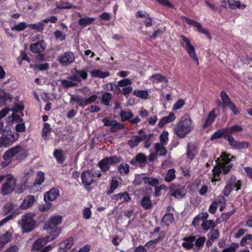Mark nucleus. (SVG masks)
Wrapping results in <instances>:
<instances>
[{
  "mask_svg": "<svg viewBox=\"0 0 252 252\" xmlns=\"http://www.w3.org/2000/svg\"><path fill=\"white\" fill-rule=\"evenodd\" d=\"M236 157L231 156L226 152H222L219 158L216 160L217 164L212 169L214 176L220 177L221 173L226 175L229 173L233 166L231 162L232 159H235Z\"/></svg>",
  "mask_w": 252,
  "mask_h": 252,
  "instance_id": "nucleus-1",
  "label": "nucleus"
},
{
  "mask_svg": "<svg viewBox=\"0 0 252 252\" xmlns=\"http://www.w3.org/2000/svg\"><path fill=\"white\" fill-rule=\"evenodd\" d=\"M223 138L226 140L229 145L234 150H240L247 149L250 146L249 142L247 141H237L232 136L227 134L225 128H222L216 131L210 137L211 140H214Z\"/></svg>",
  "mask_w": 252,
  "mask_h": 252,
  "instance_id": "nucleus-2",
  "label": "nucleus"
},
{
  "mask_svg": "<svg viewBox=\"0 0 252 252\" xmlns=\"http://www.w3.org/2000/svg\"><path fill=\"white\" fill-rule=\"evenodd\" d=\"M192 122L189 115L185 114L182 117L178 124L175 126V133L181 138H184L193 129Z\"/></svg>",
  "mask_w": 252,
  "mask_h": 252,
  "instance_id": "nucleus-3",
  "label": "nucleus"
},
{
  "mask_svg": "<svg viewBox=\"0 0 252 252\" xmlns=\"http://www.w3.org/2000/svg\"><path fill=\"white\" fill-rule=\"evenodd\" d=\"M62 221V216L58 215L51 217L45 223L43 227V229L49 232L51 240H55L61 233V228L58 226Z\"/></svg>",
  "mask_w": 252,
  "mask_h": 252,
  "instance_id": "nucleus-4",
  "label": "nucleus"
},
{
  "mask_svg": "<svg viewBox=\"0 0 252 252\" xmlns=\"http://www.w3.org/2000/svg\"><path fill=\"white\" fill-rule=\"evenodd\" d=\"M28 149L25 148L23 149L20 145H18L6 151L4 153L2 158L5 160H8L11 158L16 156V160H22L28 156Z\"/></svg>",
  "mask_w": 252,
  "mask_h": 252,
  "instance_id": "nucleus-5",
  "label": "nucleus"
},
{
  "mask_svg": "<svg viewBox=\"0 0 252 252\" xmlns=\"http://www.w3.org/2000/svg\"><path fill=\"white\" fill-rule=\"evenodd\" d=\"M35 217L33 213H27L22 216V229L23 232H30L34 229L36 224L34 220Z\"/></svg>",
  "mask_w": 252,
  "mask_h": 252,
  "instance_id": "nucleus-6",
  "label": "nucleus"
},
{
  "mask_svg": "<svg viewBox=\"0 0 252 252\" xmlns=\"http://www.w3.org/2000/svg\"><path fill=\"white\" fill-rule=\"evenodd\" d=\"M5 176V181L2 184L0 193L3 195H7L11 193L14 190L16 184V179L11 174Z\"/></svg>",
  "mask_w": 252,
  "mask_h": 252,
  "instance_id": "nucleus-7",
  "label": "nucleus"
},
{
  "mask_svg": "<svg viewBox=\"0 0 252 252\" xmlns=\"http://www.w3.org/2000/svg\"><path fill=\"white\" fill-rule=\"evenodd\" d=\"M180 37L182 40L186 44V46L185 47L183 45H182V46L185 49L190 58L194 61L197 65H199V60L195 53V48L191 44L190 39L184 35H181Z\"/></svg>",
  "mask_w": 252,
  "mask_h": 252,
  "instance_id": "nucleus-8",
  "label": "nucleus"
},
{
  "mask_svg": "<svg viewBox=\"0 0 252 252\" xmlns=\"http://www.w3.org/2000/svg\"><path fill=\"white\" fill-rule=\"evenodd\" d=\"M72 75L69 76L68 79L72 81L81 82V80H85L88 78V73L86 70H78L76 67L71 70Z\"/></svg>",
  "mask_w": 252,
  "mask_h": 252,
  "instance_id": "nucleus-9",
  "label": "nucleus"
},
{
  "mask_svg": "<svg viewBox=\"0 0 252 252\" xmlns=\"http://www.w3.org/2000/svg\"><path fill=\"white\" fill-rule=\"evenodd\" d=\"M3 135L0 138L4 144V147H8L11 145L16 140H17L19 136V134L17 132H12L10 131L9 133H2Z\"/></svg>",
  "mask_w": 252,
  "mask_h": 252,
  "instance_id": "nucleus-10",
  "label": "nucleus"
},
{
  "mask_svg": "<svg viewBox=\"0 0 252 252\" xmlns=\"http://www.w3.org/2000/svg\"><path fill=\"white\" fill-rule=\"evenodd\" d=\"M94 175L91 170H86L82 172L81 178L82 184L85 186H90L94 182Z\"/></svg>",
  "mask_w": 252,
  "mask_h": 252,
  "instance_id": "nucleus-11",
  "label": "nucleus"
},
{
  "mask_svg": "<svg viewBox=\"0 0 252 252\" xmlns=\"http://www.w3.org/2000/svg\"><path fill=\"white\" fill-rule=\"evenodd\" d=\"M75 60L74 54L71 52H65L59 58L60 63L64 66H67L73 63Z\"/></svg>",
  "mask_w": 252,
  "mask_h": 252,
  "instance_id": "nucleus-12",
  "label": "nucleus"
},
{
  "mask_svg": "<svg viewBox=\"0 0 252 252\" xmlns=\"http://www.w3.org/2000/svg\"><path fill=\"white\" fill-rule=\"evenodd\" d=\"M50 236H47L42 238H38L33 244L32 249L34 251H38L41 249L47 243L52 241Z\"/></svg>",
  "mask_w": 252,
  "mask_h": 252,
  "instance_id": "nucleus-13",
  "label": "nucleus"
},
{
  "mask_svg": "<svg viewBox=\"0 0 252 252\" xmlns=\"http://www.w3.org/2000/svg\"><path fill=\"white\" fill-rule=\"evenodd\" d=\"M60 195L58 189L54 188L46 192L44 195V200L46 202L53 201L56 199Z\"/></svg>",
  "mask_w": 252,
  "mask_h": 252,
  "instance_id": "nucleus-14",
  "label": "nucleus"
},
{
  "mask_svg": "<svg viewBox=\"0 0 252 252\" xmlns=\"http://www.w3.org/2000/svg\"><path fill=\"white\" fill-rule=\"evenodd\" d=\"M197 146L194 143H189L187 147V157L189 160H193L198 153Z\"/></svg>",
  "mask_w": 252,
  "mask_h": 252,
  "instance_id": "nucleus-15",
  "label": "nucleus"
},
{
  "mask_svg": "<svg viewBox=\"0 0 252 252\" xmlns=\"http://www.w3.org/2000/svg\"><path fill=\"white\" fill-rule=\"evenodd\" d=\"M219 110L218 109H213L209 113L205 122L202 125L203 129H206L212 125L217 116L216 113Z\"/></svg>",
  "mask_w": 252,
  "mask_h": 252,
  "instance_id": "nucleus-16",
  "label": "nucleus"
},
{
  "mask_svg": "<svg viewBox=\"0 0 252 252\" xmlns=\"http://www.w3.org/2000/svg\"><path fill=\"white\" fill-rule=\"evenodd\" d=\"M136 18H145L144 25L146 27H150L153 25V20L150 14L145 11L138 10L135 14Z\"/></svg>",
  "mask_w": 252,
  "mask_h": 252,
  "instance_id": "nucleus-17",
  "label": "nucleus"
},
{
  "mask_svg": "<svg viewBox=\"0 0 252 252\" xmlns=\"http://www.w3.org/2000/svg\"><path fill=\"white\" fill-rule=\"evenodd\" d=\"M74 244V239L72 237L64 240L60 244L59 252H66L70 249Z\"/></svg>",
  "mask_w": 252,
  "mask_h": 252,
  "instance_id": "nucleus-18",
  "label": "nucleus"
},
{
  "mask_svg": "<svg viewBox=\"0 0 252 252\" xmlns=\"http://www.w3.org/2000/svg\"><path fill=\"white\" fill-rule=\"evenodd\" d=\"M183 240L184 242L182 244V247L186 250H191L194 246L193 242L195 240V236L185 237L183 238Z\"/></svg>",
  "mask_w": 252,
  "mask_h": 252,
  "instance_id": "nucleus-19",
  "label": "nucleus"
},
{
  "mask_svg": "<svg viewBox=\"0 0 252 252\" xmlns=\"http://www.w3.org/2000/svg\"><path fill=\"white\" fill-rule=\"evenodd\" d=\"M147 138V135H134L131 139L128 140L127 144L131 148L135 147L138 146L140 142L145 140Z\"/></svg>",
  "mask_w": 252,
  "mask_h": 252,
  "instance_id": "nucleus-20",
  "label": "nucleus"
},
{
  "mask_svg": "<svg viewBox=\"0 0 252 252\" xmlns=\"http://www.w3.org/2000/svg\"><path fill=\"white\" fill-rule=\"evenodd\" d=\"M44 41H38L37 42L33 44H31L30 46V50L33 53H40L43 52L45 47L43 45Z\"/></svg>",
  "mask_w": 252,
  "mask_h": 252,
  "instance_id": "nucleus-21",
  "label": "nucleus"
},
{
  "mask_svg": "<svg viewBox=\"0 0 252 252\" xmlns=\"http://www.w3.org/2000/svg\"><path fill=\"white\" fill-rule=\"evenodd\" d=\"M35 201V197L33 195H29L27 196L21 205V208L23 209H28L31 208Z\"/></svg>",
  "mask_w": 252,
  "mask_h": 252,
  "instance_id": "nucleus-22",
  "label": "nucleus"
},
{
  "mask_svg": "<svg viewBox=\"0 0 252 252\" xmlns=\"http://www.w3.org/2000/svg\"><path fill=\"white\" fill-rule=\"evenodd\" d=\"M150 80L152 81L153 83H167L168 82V80L167 77L160 73L153 74L150 77Z\"/></svg>",
  "mask_w": 252,
  "mask_h": 252,
  "instance_id": "nucleus-23",
  "label": "nucleus"
},
{
  "mask_svg": "<svg viewBox=\"0 0 252 252\" xmlns=\"http://www.w3.org/2000/svg\"><path fill=\"white\" fill-rule=\"evenodd\" d=\"M141 206L145 210H149L152 208L153 204L151 196L149 195L144 196L140 202Z\"/></svg>",
  "mask_w": 252,
  "mask_h": 252,
  "instance_id": "nucleus-24",
  "label": "nucleus"
},
{
  "mask_svg": "<svg viewBox=\"0 0 252 252\" xmlns=\"http://www.w3.org/2000/svg\"><path fill=\"white\" fill-rule=\"evenodd\" d=\"M227 183L229 185L230 184L233 189L235 188L236 191L241 189L242 181L237 180L235 175H231Z\"/></svg>",
  "mask_w": 252,
  "mask_h": 252,
  "instance_id": "nucleus-25",
  "label": "nucleus"
},
{
  "mask_svg": "<svg viewBox=\"0 0 252 252\" xmlns=\"http://www.w3.org/2000/svg\"><path fill=\"white\" fill-rule=\"evenodd\" d=\"M228 8L231 9H244L246 7V5L244 3L241 4L239 0H228Z\"/></svg>",
  "mask_w": 252,
  "mask_h": 252,
  "instance_id": "nucleus-26",
  "label": "nucleus"
},
{
  "mask_svg": "<svg viewBox=\"0 0 252 252\" xmlns=\"http://www.w3.org/2000/svg\"><path fill=\"white\" fill-rule=\"evenodd\" d=\"M90 74L93 77L105 78L110 75L108 71H102L100 69H94L92 70Z\"/></svg>",
  "mask_w": 252,
  "mask_h": 252,
  "instance_id": "nucleus-27",
  "label": "nucleus"
},
{
  "mask_svg": "<svg viewBox=\"0 0 252 252\" xmlns=\"http://www.w3.org/2000/svg\"><path fill=\"white\" fill-rule=\"evenodd\" d=\"M209 214L207 212L205 213H201L199 214L198 215L196 216L192 221V225L196 227L199 225V221L200 220H202V222H203V220L205 219H207L208 218Z\"/></svg>",
  "mask_w": 252,
  "mask_h": 252,
  "instance_id": "nucleus-28",
  "label": "nucleus"
},
{
  "mask_svg": "<svg viewBox=\"0 0 252 252\" xmlns=\"http://www.w3.org/2000/svg\"><path fill=\"white\" fill-rule=\"evenodd\" d=\"M97 165L102 172H106L110 169V163L108 160V158H105L100 160Z\"/></svg>",
  "mask_w": 252,
  "mask_h": 252,
  "instance_id": "nucleus-29",
  "label": "nucleus"
},
{
  "mask_svg": "<svg viewBox=\"0 0 252 252\" xmlns=\"http://www.w3.org/2000/svg\"><path fill=\"white\" fill-rule=\"evenodd\" d=\"M202 228L205 231H208L210 229H214L216 226V224L213 220H207V219L204 220L203 222L201 224Z\"/></svg>",
  "mask_w": 252,
  "mask_h": 252,
  "instance_id": "nucleus-30",
  "label": "nucleus"
},
{
  "mask_svg": "<svg viewBox=\"0 0 252 252\" xmlns=\"http://www.w3.org/2000/svg\"><path fill=\"white\" fill-rule=\"evenodd\" d=\"M53 155L58 163L63 164L64 162L65 158L63 151L60 149H55L54 151Z\"/></svg>",
  "mask_w": 252,
  "mask_h": 252,
  "instance_id": "nucleus-31",
  "label": "nucleus"
},
{
  "mask_svg": "<svg viewBox=\"0 0 252 252\" xmlns=\"http://www.w3.org/2000/svg\"><path fill=\"white\" fill-rule=\"evenodd\" d=\"M105 89L109 91L114 92L115 94H119L121 93V90L119 87L118 84L113 83H109L106 85Z\"/></svg>",
  "mask_w": 252,
  "mask_h": 252,
  "instance_id": "nucleus-32",
  "label": "nucleus"
},
{
  "mask_svg": "<svg viewBox=\"0 0 252 252\" xmlns=\"http://www.w3.org/2000/svg\"><path fill=\"white\" fill-rule=\"evenodd\" d=\"M121 121L123 122L128 121V122L130 119L132 118L134 116L133 113L130 111H124L122 110L119 114Z\"/></svg>",
  "mask_w": 252,
  "mask_h": 252,
  "instance_id": "nucleus-33",
  "label": "nucleus"
},
{
  "mask_svg": "<svg viewBox=\"0 0 252 252\" xmlns=\"http://www.w3.org/2000/svg\"><path fill=\"white\" fill-rule=\"evenodd\" d=\"M174 220V217L172 213H166L163 217L161 220V222L166 226H169Z\"/></svg>",
  "mask_w": 252,
  "mask_h": 252,
  "instance_id": "nucleus-34",
  "label": "nucleus"
},
{
  "mask_svg": "<svg viewBox=\"0 0 252 252\" xmlns=\"http://www.w3.org/2000/svg\"><path fill=\"white\" fill-rule=\"evenodd\" d=\"M164 145H162L161 143H157L155 146V149L156 153L159 156H163L167 153V150L164 146Z\"/></svg>",
  "mask_w": 252,
  "mask_h": 252,
  "instance_id": "nucleus-35",
  "label": "nucleus"
},
{
  "mask_svg": "<svg viewBox=\"0 0 252 252\" xmlns=\"http://www.w3.org/2000/svg\"><path fill=\"white\" fill-rule=\"evenodd\" d=\"M220 96L222 101V107L224 108L232 102L226 92L224 91H222L220 94Z\"/></svg>",
  "mask_w": 252,
  "mask_h": 252,
  "instance_id": "nucleus-36",
  "label": "nucleus"
},
{
  "mask_svg": "<svg viewBox=\"0 0 252 252\" xmlns=\"http://www.w3.org/2000/svg\"><path fill=\"white\" fill-rule=\"evenodd\" d=\"M94 20V18L87 17L80 18L78 20V23L80 26L83 27H86L92 24Z\"/></svg>",
  "mask_w": 252,
  "mask_h": 252,
  "instance_id": "nucleus-37",
  "label": "nucleus"
},
{
  "mask_svg": "<svg viewBox=\"0 0 252 252\" xmlns=\"http://www.w3.org/2000/svg\"><path fill=\"white\" fill-rule=\"evenodd\" d=\"M51 132L50 125L47 123H44L43 127L42 130V137L44 140L48 138V134Z\"/></svg>",
  "mask_w": 252,
  "mask_h": 252,
  "instance_id": "nucleus-38",
  "label": "nucleus"
},
{
  "mask_svg": "<svg viewBox=\"0 0 252 252\" xmlns=\"http://www.w3.org/2000/svg\"><path fill=\"white\" fill-rule=\"evenodd\" d=\"M182 18L189 25L193 26L197 28L198 32L202 28L201 24L196 21L189 19L188 17L183 16Z\"/></svg>",
  "mask_w": 252,
  "mask_h": 252,
  "instance_id": "nucleus-39",
  "label": "nucleus"
},
{
  "mask_svg": "<svg viewBox=\"0 0 252 252\" xmlns=\"http://www.w3.org/2000/svg\"><path fill=\"white\" fill-rule=\"evenodd\" d=\"M182 18L189 25L193 26L197 28L198 32L202 28L201 24L196 21L189 19L188 17L183 16Z\"/></svg>",
  "mask_w": 252,
  "mask_h": 252,
  "instance_id": "nucleus-40",
  "label": "nucleus"
},
{
  "mask_svg": "<svg viewBox=\"0 0 252 252\" xmlns=\"http://www.w3.org/2000/svg\"><path fill=\"white\" fill-rule=\"evenodd\" d=\"M227 133L228 135H231L235 132H241L243 130V127L240 125H233L230 127H225Z\"/></svg>",
  "mask_w": 252,
  "mask_h": 252,
  "instance_id": "nucleus-41",
  "label": "nucleus"
},
{
  "mask_svg": "<svg viewBox=\"0 0 252 252\" xmlns=\"http://www.w3.org/2000/svg\"><path fill=\"white\" fill-rule=\"evenodd\" d=\"M37 177L33 183V185L36 186L37 185H41L45 180V175L43 172L38 171L37 173Z\"/></svg>",
  "mask_w": 252,
  "mask_h": 252,
  "instance_id": "nucleus-42",
  "label": "nucleus"
},
{
  "mask_svg": "<svg viewBox=\"0 0 252 252\" xmlns=\"http://www.w3.org/2000/svg\"><path fill=\"white\" fill-rule=\"evenodd\" d=\"M119 183L117 180L115 179L114 178L111 181L110 187L109 189L106 191V194L108 195L111 194L114 190L118 187Z\"/></svg>",
  "mask_w": 252,
  "mask_h": 252,
  "instance_id": "nucleus-43",
  "label": "nucleus"
},
{
  "mask_svg": "<svg viewBox=\"0 0 252 252\" xmlns=\"http://www.w3.org/2000/svg\"><path fill=\"white\" fill-rule=\"evenodd\" d=\"M175 177V170L174 168H171L168 170L164 178V180L167 182H170L172 181Z\"/></svg>",
  "mask_w": 252,
  "mask_h": 252,
  "instance_id": "nucleus-44",
  "label": "nucleus"
},
{
  "mask_svg": "<svg viewBox=\"0 0 252 252\" xmlns=\"http://www.w3.org/2000/svg\"><path fill=\"white\" fill-rule=\"evenodd\" d=\"M17 61L19 64H21L23 61H26L30 63L31 60L29 58L25 51L21 50L20 53V56L17 58Z\"/></svg>",
  "mask_w": 252,
  "mask_h": 252,
  "instance_id": "nucleus-45",
  "label": "nucleus"
},
{
  "mask_svg": "<svg viewBox=\"0 0 252 252\" xmlns=\"http://www.w3.org/2000/svg\"><path fill=\"white\" fill-rule=\"evenodd\" d=\"M133 94L134 95L142 99H146L149 95L147 90H134Z\"/></svg>",
  "mask_w": 252,
  "mask_h": 252,
  "instance_id": "nucleus-46",
  "label": "nucleus"
},
{
  "mask_svg": "<svg viewBox=\"0 0 252 252\" xmlns=\"http://www.w3.org/2000/svg\"><path fill=\"white\" fill-rule=\"evenodd\" d=\"M186 194V191L184 189H177L173 191L171 195L176 199H180Z\"/></svg>",
  "mask_w": 252,
  "mask_h": 252,
  "instance_id": "nucleus-47",
  "label": "nucleus"
},
{
  "mask_svg": "<svg viewBox=\"0 0 252 252\" xmlns=\"http://www.w3.org/2000/svg\"><path fill=\"white\" fill-rule=\"evenodd\" d=\"M28 27H29V24H27L26 22H22L11 28V30L20 32L24 30Z\"/></svg>",
  "mask_w": 252,
  "mask_h": 252,
  "instance_id": "nucleus-48",
  "label": "nucleus"
},
{
  "mask_svg": "<svg viewBox=\"0 0 252 252\" xmlns=\"http://www.w3.org/2000/svg\"><path fill=\"white\" fill-rule=\"evenodd\" d=\"M112 94L109 92H105L102 96V102L106 106L110 105V101L112 99Z\"/></svg>",
  "mask_w": 252,
  "mask_h": 252,
  "instance_id": "nucleus-49",
  "label": "nucleus"
},
{
  "mask_svg": "<svg viewBox=\"0 0 252 252\" xmlns=\"http://www.w3.org/2000/svg\"><path fill=\"white\" fill-rule=\"evenodd\" d=\"M124 127L123 124L118 123L115 120V123H113L111 126L110 131L113 133L116 132L118 130L123 129Z\"/></svg>",
  "mask_w": 252,
  "mask_h": 252,
  "instance_id": "nucleus-50",
  "label": "nucleus"
},
{
  "mask_svg": "<svg viewBox=\"0 0 252 252\" xmlns=\"http://www.w3.org/2000/svg\"><path fill=\"white\" fill-rule=\"evenodd\" d=\"M220 236V232L218 229L215 228L211 229L210 231L207 234L208 238L211 240H216Z\"/></svg>",
  "mask_w": 252,
  "mask_h": 252,
  "instance_id": "nucleus-51",
  "label": "nucleus"
},
{
  "mask_svg": "<svg viewBox=\"0 0 252 252\" xmlns=\"http://www.w3.org/2000/svg\"><path fill=\"white\" fill-rule=\"evenodd\" d=\"M44 25L42 22L36 24H29V28L35 30L37 32H42L44 30Z\"/></svg>",
  "mask_w": 252,
  "mask_h": 252,
  "instance_id": "nucleus-52",
  "label": "nucleus"
},
{
  "mask_svg": "<svg viewBox=\"0 0 252 252\" xmlns=\"http://www.w3.org/2000/svg\"><path fill=\"white\" fill-rule=\"evenodd\" d=\"M56 6L59 9H71L72 8V5L66 2L64 0H61L56 4Z\"/></svg>",
  "mask_w": 252,
  "mask_h": 252,
  "instance_id": "nucleus-53",
  "label": "nucleus"
},
{
  "mask_svg": "<svg viewBox=\"0 0 252 252\" xmlns=\"http://www.w3.org/2000/svg\"><path fill=\"white\" fill-rule=\"evenodd\" d=\"M11 235L10 232L7 231L4 234L0 235V244L4 245L10 240Z\"/></svg>",
  "mask_w": 252,
  "mask_h": 252,
  "instance_id": "nucleus-54",
  "label": "nucleus"
},
{
  "mask_svg": "<svg viewBox=\"0 0 252 252\" xmlns=\"http://www.w3.org/2000/svg\"><path fill=\"white\" fill-rule=\"evenodd\" d=\"M206 239L205 236H200L197 239L195 238V240L194 242V246L198 249H200L203 247L206 242Z\"/></svg>",
  "mask_w": 252,
  "mask_h": 252,
  "instance_id": "nucleus-55",
  "label": "nucleus"
},
{
  "mask_svg": "<svg viewBox=\"0 0 252 252\" xmlns=\"http://www.w3.org/2000/svg\"><path fill=\"white\" fill-rule=\"evenodd\" d=\"M147 184L150 186L156 187V186L158 185L159 181L156 178L146 177L145 184Z\"/></svg>",
  "mask_w": 252,
  "mask_h": 252,
  "instance_id": "nucleus-56",
  "label": "nucleus"
},
{
  "mask_svg": "<svg viewBox=\"0 0 252 252\" xmlns=\"http://www.w3.org/2000/svg\"><path fill=\"white\" fill-rule=\"evenodd\" d=\"M169 133L167 130H164L160 135V142L162 145H166L168 141Z\"/></svg>",
  "mask_w": 252,
  "mask_h": 252,
  "instance_id": "nucleus-57",
  "label": "nucleus"
},
{
  "mask_svg": "<svg viewBox=\"0 0 252 252\" xmlns=\"http://www.w3.org/2000/svg\"><path fill=\"white\" fill-rule=\"evenodd\" d=\"M146 177L143 176L142 175L136 174L135 176V179L133 181V184L135 186L140 185L142 182H144L145 183Z\"/></svg>",
  "mask_w": 252,
  "mask_h": 252,
  "instance_id": "nucleus-58",
  "label": "nucleus"
},
{
  "mask_svg": "<svg viewBox=\"0 0 252 252\" xmlns=\"http://www.w3.org/2000/svg\"><path fill=\"white\" fill-rule=\"evenodd\" d=\"M250 241L252 242V235L250 234H246L241 240L240 244L241 246L244 247L246 245L249 244L250 242H248Z\"/></svg>",
  "mask_w": 252,
  "mask_h": 252,
  "instance_id": "nucleus-59",
  "label": "nucleus"
},
{
  "mask_svg": "<svg viewBox=\"0 0 252 252\" xmlns=\"http://www.w3.org/2000/svg\"><path fill=\"white\" fill-rule=\"evenodd\" d=\"M61 82L62 86L63 88H68L73 87H76L77 85V84L76 83L65 79L61 80Z\"/></svg>",
  "mask_w": 252,
  "mask_h": 252,
  "instance_id": "nucleus-60",
  "label": "nucleus"
},
{
  "mask_svg": "<svg viewBox=\"0 0 252 252\" xmlns=\"http://www.w3.org/2000/svg\"><path fill=\"white\" fill-rule=\"evenodd\" d=\"M239 245L238 243L233 242L231 243L229 247L223 249L221 252H235L239 248Z\"/></svg>",
  "mask_w": 252,
  "mask_h": 252,
  "instance_id": "nucleus-61",
  "label": "nucleus"
},
{
  "mask_svg": "<svg viewBox=\"0 0 252 252\" xmlns=\"http://www.w3.org/2000/svg\"><path fill=\"white\" fill-rule=\"evenodd\" d=\"M118 169L120 173H122L123 170L125 174H127L129 172V166L127 163H122L118 166Z\"/></svg>",
  "mask_w": 252,
  "mask_h": 252,
  "instance_id": "nucleus-62",
  "label": "nucleus"
},
{
  "mask_svg": "<svg viewBox=\"0 0 252 252\" xmlns=\"http://www.w3.org/2000/svg\"><path fill=\"white\" fill-rule=\"evenodd\" d=\"M132 84L131 80L129 78L122 79L118 82L119 87H126Z\"/></svg>",
  "mask_w": 252,
  "mask_h": 252,
  "instance_id": "nucleus-63",
  "label": "nucleus"
},
{
  "mask_svg": "<svg viewBox=\"0 0 252 252\" xmlns=\"http://www.w3.org/2000/svg\"><path fill=\"white\" fill-rule=\"evenodd\" d=\"M135 161L140 163H145L147 161V157L144 154L139 153L135 156Z\"/></svg>",
  "mask_w": 252,
  "mask_h": 252,
  "instance_id": "nucleus-64",
  "label": "nucleus"
}]
</instances>
